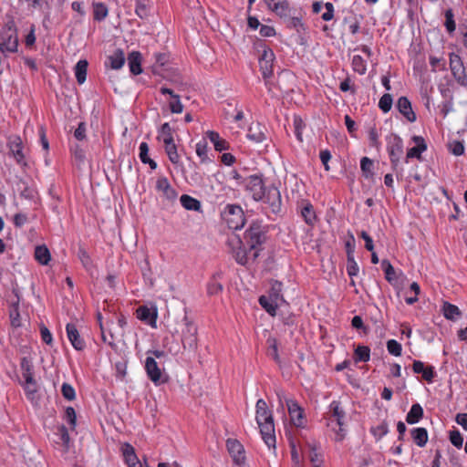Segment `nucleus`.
Here are the masks:
<instances>
[{
	"mask_svg": "<svg viewBox=\"0 0 467 467\" xmlns=\"http://www.w3.org/2000/svg\"><path fill=\"white\" fill-rule=\"evenodd\" d=\"M443 316L446 319L455 320L461 317L462 312L459 307L449 302H444L442 306Z\"/></svg>",
	"mask_w": 467,
	"mask_h": 467,
	"instance_id": "c85d7f7f",
	"label": "nucleus"
},
{
	"mask_svg": "<svg viewBox=\"0 0 467 467\" xmlns=\"http://www.w3.org/2000/svg\"><path fill=\"white\" fill-rule=\"evenodd\" d=\"M136 2V14L140 18H145L149 16L150 0H135Z\"/></svg>",
	"mask_w": 467,
	"mask_h": 467,
	"instance_id": "c03bdc74",
	"label": "nucleus"
},
{
	"mask_svg": "<svg viewBox=\"0 0 467 467\" xmlns=\"http://www.w3.org/2000/svg\"><path fill=\"white\" fill-rule=\"evenodd\" d=\"M64 420L70 425L72 430L76 427L77 415L74 408L67 407L65 410Z\"/></svg>",
	"mask_w": 467,
	"mask_h": 467,
	"instance_id": "864d4df0",
	"label": "nucleus"
},
{
	"mask_svg": "<svg viewBox=\"0 0 467 467\" xmlns=\"http://www.w3.org/2000/svg\"><path fill=\"white\" fill-rule=\"evenodd\" d=\"M245 190L249 192L254 201H260L264 198V192L266 190L262 176L250 175L241 182Z\"/></svg>",
	"mask_w": 467,
	"mask_h": 467,
	"instance_id": "423d86ee",
	"label": "nucleus"
},
{
	"mask_svg": "<svg viewBox=\"0 0 467 467\" xmlns=\"http://www.w3.org/2000/svg\"><path fill=\"white\" fill-rule=\"evenodd\" d=\"M137 317L148 323L152 327H156L157 311L156 309L151 310L146 306H140L137 309Z\"/></svg>",
	"mask_w": 467,
	"mask_h": 467,
	"instance_id": "4be33fe9",
	"label": "nucleus"
},
{
	"mask_svg": "<svg viewBox=\"0 0 467 467\" xmlns=\"http://www.w3.org/2000/svg\"><path fill=\"white\" fill-rule=\"evenodd\" d=\"M67 337L77 350H82L85 348V342L80 337L79 333L74 324H67L66 327Z\"/></svg>",
	"mask_w": 467,
	"mask_h": 467,
	"instance_id": "aec40b11",
	"label": "nucleus"
},
{
	"mask_svg": "<svg viewBox=\"0 0 467 467\" xmlns=\"http://www.w3.org/2000/svg\"><path fill=\"white\" fill-rule=\"evenodd\" d=\"M109 66L113 69H119L125 63L124 52L120 49H117L112 55L108 57Z\"/></svg>",
	"mask_w": 467,
	"mask_h": 467,
	"instance_id": "2f4dec72",
	"label": "nucleus"
},
{
	"mask_svg": "<svg viewBox=\"0 0 467 467\" xmlns=\"http://www.w3.org/2000/svg\"><path fill=\"white\" fill-rule=\"evenodd\" d=\"M165 152L171 162L177 164L180 161V156L177 151V147L174 141L164 143Z\"/></svg>",
	"mask_w": 467,
	"mask_h": 467,
	"instance_id": "79ce46f5",
	"label": "nucleus"
},
{
	"mask_svg": "<svg viewBox=\"0 0 467 467\" xmlns=\"http://www.w3.org/2000/svg\"><path fill=\"white\" fill-rule=\"evenodd\" d=\"M413 372L416 374H422L423 379L428 382H432L436 373L434 368L431 366L425 367L424 363L420 360H415L412 365Z\"/></svg>",
	"mask_w": 467,
	"mask_h": 467,
	"instance_id": "412c9836",
	"label": "nucleus"
},
{
	"mask_svg": "<svg viewBox=\"0 0 467 467\" xmlns=\"http://www.w3.org/2000/svg\"><path fill=\"white\" fill-rule=\"evenodd\" d=\"M301 215L304 218L305 222L309 225H313L317 221V215L314 211V207L309 202H306L305 205L302 207Z\"/></svg>",
	"mask_w": 467,
	"mask_h": 467,
	"instance_id": "72a5a7b5",
	"label": "nucleus"
},
{
	"mask_svg": "<svg viewBox=\"0 0 467 467\" xmlns=\"http://www.w3.org/2000/svg\"><path fill=\"white\" fill-rule=\"evenodd\" d=\"M256 422L260 428L262 439L268 448L275 447V435L274 419L271 410H268L265 400L260 399L256 405Z\"/></svg>",
	"mask_w": 467,
	"mask_h": 467,
	"instance_id": "f257e3e1",
	"label": "nucleus"
},
{
	"mask_svg": "<svg viewBox=\"0 0 467 467\" xmlns=\"http://www.w3.org/2000/svg\"><path fill=\"white\" fill-rule=\"evenodd\" d=\"M387 150L393 171H397L400 158L403 154V140L397 134H391L388 138Z\"/></svg>",
	"mask_w": 467,
	"mask_h": 467,
	"instance_id": "0eeeda50",
	"label": "nucleus"
},
{
	"mask_svg": "<svg viewBox=\"0 0 467 467\" xmlns=\"http://www.w3.org/2000/svg\"><path fill=\"white\" fill-rule=\"evenodd\" d=\"M450 441L457 448H461L462 446L463 439L458 431H452L450 432Z\"/></svg>",
	"mask_w": 467,
	"mask_h": 467,
	"instance_id": "0e129e2a",
	"label": "nucleus"
},
{
	"mask_svg": "<svg viewBox=\"0 0 467 467\" xmlns=\"http://www.w3.org/2000/svg\"><path fill=\"white\" fill-rule=\"evenodd\" d=\"M268 355L276 362L280 363V357L278 354L277 340L275 337H268Z\"/></svg>",
	"mask_w": 467,
	"mask_h": 467,
	"instance_id": "49530a36",
	"label": "nucleus"
},
{
	"mask_svg": "<svg viewBox=\"0 0 467 467\" xmlns=\"http://www.w3.org/2000/svg\"><path fill=\"white\" fill-rule=\"evenodd\" d=\"M308 447V459L311 462L312 465H322L323 460L321 455L317 451V445L316 442H306Z\"/></svg>",
	"mask_w": 467,
	"mask_h": 467,
	"instance_id": "f704fd0d",
	"label": "nucleus"
},
{
	"mask_svg": "<svg viewBox=\"0 0 467 467\" xmlns=\"http://www.w3.org/2000/svg\"><path fill=\"white\" fill-rule=\"evenodd\" d=\"M285 404L290 415L291 422L296 427L303 428L305 426L303 409L294 400H285Z\"/></svg>",
	"mask_w": 467,
	"mask_h": 467,
	"instance_id": "4468645a",
	"label": "nucleus"
},
{
	"mask_svg": "<svg viewBox=\"0 0 467 467\" xmlns=\"http://www.w3.org/2000/svg\"><path fill=\"white\" fill-rule=\"evenodd\" d=\"M16 31L10 26H5L0 29V51L15 52L17 48Z\"/></svg>",
	"mask_w": 467,
	"mask_h": 467,
	"instance_id": "6e6552de",
	"label": "nucleus"
},
{
	"mask_svg": "<svg viewBox=\"0 0 467 467\" xmlns=\"http://www.w3.org/2000/svg\"><path fill=\"white\" fill-rule=\"evenodd\" d=\"M266 129L260 123H252L248 129L247 138L254 142H262L265 140Z\"/></svg>",
	"mask_w": 467,
	"mask_h": 467,
	"instance_id": "5701e85b",
	"label": "nucleus"
},
{
	"mask_svg": "<svg viewBox=\"0 0 467 467\" xmlns=\"http://www.w3.org/2000/svg\"><path fill=\"white\" fill-rule=\"evenodd\" d=\"M445 23L444 26L449 34H451L455 31L456 24L454 21V15L451 9H448L445 11Z\"/></svg>",
	"mask_w": 467,
	"mask_h": 467,
	"instance_id": "8fccbe9b",
	"label": "nucleus"
},
{
	"mask_svg": "<svg viewBox=\"0 0 467 467\" xmlns=\"http://www.w3.org/2000/svg\"><path fill=\"white\" fill-rule=\"evenodd\" d=\"M244 239L250 247V252L254 251L253 258L256 259L259 255L257 247L265 240V233L259 223H253L244 234Z\"/></svg>",
	"mask_w": 467,
	"mask_h": 467,
	"instance_id": "20e7f679",
	"label": "nucleus"
},
{
	"mask_svg": "<svg viewBox=\"0 0 467 467\" xmlns=\"http://www.w3.org/2000/svg\"><path fill=\"white\" fill-rule=\"evenodd\" d=\"M159 139H161L163 143L174 141L173 130L168 122H165L161 125Z\"/></svg>",
	"mask_w": 467,
	"mask_h": 467,
	"instance_id": "a19ab883",
	"label": "nucleus"
},
{
	"mask_svg": "<svg viewBox=\"0 0 467 467\" xmlns=\"http://www.w3.org/2000/svg\"><path fill=\"white\" fill-rule=\"evenodd\" d=\"M88 65L87 60H79L75 67V76L78 84L86 81Z\"/></svg>",
	"mask_w": 467,
	"mask_h": 467,
	"instance_id": "4c0bfd02",
	"label": "nucleus"
},
{
	"mask_svg": "<svg viewBox=\"0 0 467 467\" xmlns=\"http://www.w3.org/2000/svg\"><path fill=\"white\" fill-rule=\"evenodd\" d=\"M258 48H262V54L259 57L260 70L264 78H268L273 74V62L275 60V54L273 50L266 47L263 42L257 45Z\"/></svg>",
	"mask_w": 467,
	"mask_h": 467,
	"instance_id": "1a4fd4ad",
	"label": "nucleus"
},
{
	"mask_svg": "<svg viewBox=\"0 0 467 467\" xmlns=\"http://www.w3.org/2000/svg\"><path fill=\"white\" fill-rule=\"evenodd\" d=\"M145 370L149 377V379L155 384L160 385L166 381V379L163 377L161 368H159L157 362L154 358L147 357L145 361Z\"/></svg>",
	"mask_w": 467,
	"mask_h": 467,
	"instance_id": "ddd939ff",
	"label": "nucleus"
},
{
	"mask_svg": "<svg viewBox=\"0 0 467 467\" xmlns=\"http://www.w3.org/2000/svg\"><path fill=\"white\" fill-rule=\"evenodd\" d=\"M286 19V26L289 28H295L298 30L300 27L303 26V23L299 17H284Z\"/></svg>",
	"mask_w": 467,
	"mask_h": 467,
	"instance_id": "338daca9",
	"label": "nucleus"
},
{
	"mask_svg": "<svg viewBox=\"0 0 467 467\" xmlns=\"http://www.w3.org/2000/svg\"><path fill=\"white\" fill-rule=\"evenodd\" d=\"M61 393L67 400H73L76 398V391L69 383H63L61 387Z\"/></svg>",
	"mask_w": 467,
	"mask_h": 467,
	"instance_id": "5fc2aeb1",
	"label": "nucleus"
},
{
	"mask_svg": "<svg viewBox=\"0 0 467 467\" xmlns=\"http://www.w3.org/2000/svg\"><path fill=\"white\" fill-rule=\"evenodd\" d=\"M8 147L10 154L14 157L18 164L26 165L25 155L23 153V143L20 137L12 136L8 139Z\"/></svg>",
	"mask_w": 467,
	"mask_h": 467,
	"instance_id": "2eb2a0df",
	"label": "nucleus"
},
{
	"mask_svg": "<svg viewBox=\"0 0 467 467\" xmlns=\"http://www.w3.org/2000/svg\"><path fill=\"white\" fill-rule=\"evenodd\" d=\"M412 140L416 143V146L408 150L406 154V162L409 159L416 158L421 160V153L427 150V144L421 136H413Z\"/></svg>",
	"mask_w": 467,
	"mask_h": 467,
	"instance_id": "a211bd4d",
	"label": "nucleus"
},
{
	"mask_svg": "<svg viewBox=\"0 0 467 467\" xmlns=\"http://www.w3.org/2000/svg\"><path fill=\"white\" fill-rule=\"evenodd\" d=\"M78 257H79L83 266L88 271L91 270L92 261H91L88 254L84 249H79Z\"/></svg>",
	"mask_w": 467,
	"mask_h": 467,
	"instance_id": "13d9d810",
	"label": "nucleus"
},
{
	"mask_svg": "<svg viewBox=\"0 0 467 467\" xmlns=\"http://www.w3.org/2000/svg\"><path fill=\"white\" fill-rule=\"evenodd\" d=\"M450 68L457 83L463 87L467 86V74L459 55L450 54Z\"/></svg>",
	"mask_w": 467,
	"mask_h": 467,
	"instance_id": "9b49d317",
	"label": "nucleus"
},
{
	"mask_svg": "<svg viewBox=\"0 0 467 467\" xmlns=\"http://www.w3.org/2000/svg\"><path fill=\"white\" fill-rule=\"evenodd\" d=\"M267 205V209L272 213H279L282 207V200L279 190L275 186L267 187L264 192V198L261 200Z\"/></svg>",
	"mask_w": 467,
	"mask_h": 467,
	"instance_id": "9d476101",
	"label": "nucleus"
},
{
	"mask_svg": "<svg viewBox=\"0 0 467 467\" xmlns=\"http://www.w3.org/2000/svg\"><path fill=\"white\" fill-rule=\"evenodd\" d=\"M379 107L383 112H385V113L389 112L392 107L391 95L389 93L384 94L379 99Z\"/></svg>",
	"mask_w": 467,
	"mask_h": 467,
	"instance_id": "603ef678",
	"label": "nucleus"
},
{
	"mask_svg": "<svg viewBox=\"0 0 467 467\" xmlns=\"http://www.w3.org/2000/svg\"><path fill=\"white\" fill-rule=\"evenodd\" d=\"M181 341L183 349L189 352H194L197 349V327L187 316H184L182 320Z\"/></svg>",
	"mask_w": 467,
	"mask_h": 467,
	"instance_id": "7ed1b4c3",
	"label": "nucleus"
},
{
	"mask_svg": "<svg viewBox=\"0 0 467 467\" xmlns=\"http://www.w3.org/2000/svg\"><path fill=\"white\" fill-rule=\"evenodd\" d=\"M363 20L362 15H358L353 9L348 11L347 16L343 18V23L348 26V31L352 35L358 33L360 28V23Z\"/></svg>",
	"mask_w": 467,
	"mask_h": 467,
	"instance_id": "f3484780",
	"label": "nucleus"
},
{
	"mask_svg": "<svg viewBox=\"0 0 467 467\" xmlns=\"http://www.w3.org/2000/svg\"><path fill=\"white\" fill-rule=\"evenodd\" d=\"M40 333H41L42 340L46 344L50 345L53 340L52 335H51L49 329L43 324L40 326Z\"/></svg>",
	"mask_w": 467,
	"mask_h": 467,
	"instance_id": "69168bd1",
	"label": "nucleus"
},
{
	"mask_svg": "<svg viewBox=\"0 0 467 467\" xmlns=\"http://www.w3.org/2000/svg\"><path fill=\"white\" fill-rule=\"evenodd\" d=\"M450 150L455 156H461L464 153V146L462 142L454 140L450 143Z\"/></svg>",
	"mask_w": 467,
	"mask_h": 467,
	"instance_id": "052dcab7",
	"label": "nucleus"
},
{
	"mask_svg": "<svg viewBox=\"0 0 467 467\" xmlns=\"http://www.w3.org/2000/svg\"><path fill=\"white\" fill-rule=\"evenodd\" d=\"M122 453H123L125 462L129 467H132V463H137L139 462V460L135 454L134 448L131 445H130L128 443L124 444L122 447Z\"/></svg>",
	"mask_w": 467,
	"mask_h": 467,
	"instance_id": "58836bf2",
	"label": "nucleus"
},
{
	"mask_svg": "<svg viewBox=\"0 0 467 467\" xmlns=\"http://www.w3.org/2000/svg\"><path fill=\"white\" fill-rule=\"evenodd\" d=\"M128 65L133 75L141 73V55L138 51L131 52L128 57Z\"/></svg>",
	"mask_w": 467,
	"mask_h": 467,
	"instance_id": "bb28decb",
	"label": "nucleus"
},
{
	"mask_svg": "<svg viewBox=\"0 0 467 467\" xmlns=\"http://www.w3.org/2000/svg\"><path fill=\"white\" fill-rule=\"evenodd\" d=\"M348 264H347V272L349 276H355L358 273V266L357 262L355 261L354 256L347 257Z\"/></svg>",
	"mask_w": 467,
	"mask_h": 467,
	"instance_id": "bf43d9fd",
	"label": "nucleus"
},
{
	"mask_svg": "<svg viewBox=\"0 0 467 467\" xmlns=\"http://www.w3.org/2000/svg\"><path fill=\"white\" fill-rule=\"evenodd\" d=\"M170 109L172 113H182L183 110V106L180 100V96L177 95L172 99V100L169 104Z\"/></svg>",
	"mask_w": 467,
	"mask_h": 467,
	"instance_id": "680f3d73",
	"label": "nucleus"
},
{
	"mask_svg": "<svg viewBox=\"0 0 467 467\" xmlns=\"http://www.w3.org/2000/svg\"><path fill=\"white\" fill-rule=\"evenodd\" d=\"M223 218L229 228L238 230L244 227L245 219L244 213L241 206L235 204H228L223 212Z\"/></svg>",
	"mask_w": 467,
	"mask_h": 467,
	"instance_id": "39448f33",
	"label": "nucleus"
},
{
	"mask_svg": "<svg viewBox=\"0 0 467 467\" xmlns=\"http://www.w3.org/2000/svg\"><path fill=\"white\" fill-rule=\"evenodd\" d=\"M281 291H282V283H280L278 281H275L272 284L268 296L276 302H278L279 300L284 301L283 296L281 295Z\"/></svg>",
	"mask_w": 467,
	"mask_h": 467,
	"instance_id": "09e8293b",
	"label": "nucleus"
},
{
	"mask_svg": "<svg viewBox=\"0 0 467 467\" xmlns=\"http://www.w3.org/2000/svg\"><path fill=\"white\" fill-rule=\"evenodd\" d=\"M268 8L280 17H286L288 13V3L286 0H265Z\"/></svg>",
	"mask_w": 467,
	"mask_h": 467,
	"instance_id": "b1692460",
	"label": "nucleus"
},
{
	"mask_svg": "<svg viewBox=\"0 0 467 467\" xmlns=\"http://www.w3.org/2000/svg\"><path fill=\"white\" fill-rule=\"evenodd\" d=\"M140 159L141 162L149 164L150 169L155 170L157 163L149 157V145L146 142L140 144Z\"/></svg>",
	"mask_w": 467,
	"mask_h": 467,
	"instance_id": "e433bc0d",
	"label": "nucleus"
},
{
	"mask_svg": "<svg viewBox=\"0 0 467 467\" xmlns=\"http://www.w3.org/2000/svg\"><path fill=\"white\" fill-rule=\"evenodd\" d=\"M352 68L359 75H364L367 70L366 61L359 55L354 56L352 58Z\"/></svg>",
	"mask_w": 467,
	"mask_h": 467,
	"instance_id": "a18cd8bd",
	"label": "nucleus"
},
{
	"mask_svg": "<svg viewBox=\"0 0 467 467\" xmlns=\"http://www.w3.org/2000/svg\"><path fill=\"white\" fill-rule=\"evenodd\" d=\"M180 201H181L182 205L186 210L199 211L201 209V202L190 195L182 194L181 196Z\"/></svg>",
	"mask_w": 467,
	"mask_h": 467,
	"instance_id": "c9c22d12",
	"label": "nucleus"
},
{
	"mask_svg": "<svg viewBox=\"0 0 467 467\" xmlns=\"http://www.w3.org/2000/svg\"><path fill=\"white\" fill-rule=\"evenodd\" d=\"M423 417V410L419 403L413 404L406 416L409 424L417 423Z\"/></svg>",
	"mask_w": 467,
	"mask_h": 467,
	"instance_id": "c756f323",
	"label": "nucleus"
},
{
	"mask_svg": "<svg viewBox=\"0 0 467 467\" xmlns=\"http://www.w3.org/2000/svg\"><path fill=\"white\" fill-rule=\"evenodd\" d=\"M327 426L336 433V441H341L347 433L346 426V412L341 408L338 401H332L329 406V412L327 413Z\"/></svg>",
	"mask_w": 467,
	"mask_h": 467,
	"instance_id": "f03ea898",
	"label": "nucleus"
},
{
	"mask_svg": "<svg viewBox=\"0 0 467 467\" xmlns=\"http://www.w3.org/2000/svg\"><path fill=\"white\" fill-rule=\"evenodd\" d=\"M108 16V7L103 3L93 4V16L97 21H102Z\"/></svg>",
	"mask_w": 467,
	"mask_h": 467,
	"instance_id": "37998d69",
	"label": "nucleus"
},
{
	"mask_svg": "<svg viewBox=\"0 0 467 467\" xmlns=\"http://www.w3.org/2000/svg\"><path fill=\"white\" fill-rule=\"evenodd\" d=\"M34 258L39 265H48L51 261V254L45 244L36 245L34 251Z\"/></svg>",
	"mask_w": 467,
	"mask_h": 467,
	"instance_id": "a878e982",
	"label": "nucleus"
},
{
	"mask_svg": "<svg viewBox=\"0 0 467 467\" xmlns=\"http://www.w3.org/2000/svg\"><path fill=\"white\" fill-rule=\"evenodd\" d=\"M259 304L271 316H275L278 302L273 300L267 296H261L259 297Z\"/></svg>",
	"mask_w": 467,
	"mask_h": 467,
	"instance_id": "7c9ffc66",
	"label": "nucleus"
},
{
	"mask_svg": "<svg viewBox=\"0 0 467 467\" xmlns=\"http://www.w3.org/2000/svg\"><path fill=\"white\" fill-rule=\"evenodd\" d=\"M387 349L389 354L400 357L401 355L402 347L397 340L389 339L387 341Z\"/></svg>",
	"mask_w": 467,
	"mask_h": 467,
	"instance_id": "3c124183",
	"label": "nucleus"
},
{
	"mask_svg": "<svg viewBox=\"0 0 467 467\" xmlns=\"http://www.w3.org/2000/svg\"><path fill=\"white\" fill-rule=\"evenodd\" d=\"M31 7L38 9L44 15L47 14L49 10L47 0H31Z\"/></svg>",
	"mask_w": 467,
	"mask_h": 467,
	"instance_id": "4d7b16f0",
	"label": "nucleus"
},
{
	"mask_svg": "<svg viewBox=\"0 0 467 467\" xmlns=\"http://www.w3.org/2000/svg\"><path fill=\"white\" fill-rule=\"evenodd\" d=\"M370 349L366 346H358L354 352V359L356 362H367L369 360Z\"/></svg>",
	"mask_w": 467,
	"mask_h": 467,
	"instance_id": "ea45409f",
	"label": "nucleus"
},
{
	"mask_svg": "<svg viewBox=\"0 0 467 467\" xmlns=\"http://www.w3.org/2000/svg\"><path fill=\"white\" fill-rule=\"evenodd\" d=\"M156 189L161 193V196L168 201H174L178 194L177 192L171 187L166 177H160L156 182Z\"/></svg>",
	"mask_w": 467,
	"mask_h": 467,
	"instance_id": "dca6fc26",
	"label": "nucleus"
},
{
	"mask_svg": "<svg viewBox=\"0 0 467 467\" xmlns=\"http://www.w3.org/2000/svg\"><path fill=\"white\" fill-rule=\"evenodd\" d=\"M226 448L235 464L242 466L245 463L244 448L238 440L228 439L226 441Z\"/></svg>",
	"mask_w": 467,
	"mask_h": 467,
	"instance_id": "f8f14e48",
	"label": "nucleus"
},
{
	"mask_svg": "<svg viewBox=\"0 0 467 467\" xmlns=\"http://www.w3.org/2000/svg\"><path fill=\"white\" fill-rule=\"evenodd\" d=\"M235 261L242 265H245L248 261L247 253L244 249L239 248L234 252Z\"/></svg>",
	"mask_w": 467,
	"mask_h": 467,
	"instance_id": "e2e57ef3",
	"label": "nucleus"
},
{
	"mask_svg": "<svg viewBox=\"0 0 467 467\" xmlns=\"http://www.w3.org/2000/svg\"><path fill=\"white\" fill-rule=\"evenodd\" d=\"M22 378L19 383L22 386L25 395L29 398V361L26 357L21 359Z\"/></svg>",
	"mask_w": 467,
	"mask_h": 467,
	"instance_id": "393cba45",
	"label": "nucleus"
},
{
	"mask_svg": "<svg viewBox=\"0 0 467 467\" xmlns=\"http://www.w3.org/2000/svg\"><path fill=\"white\" fill-rule=\"evenodd\" d=\"M206 136L213 144L215 150L221 152L229 148V143L224 139L221 138L218 132L209 130L206 132Z\"/></svg>",
	"mask_w": 467,
	"mask_h": 467,
	"instance_id": "cd10ccee",
	"label": "nucleus"
},
{
	"mask_svg": "<svg viewBox=\"0 0 467 467\" xmlns=\"http://www.w3.org/2000/svg\"><path fill=\"white\" fill-rule=\"evenodd\" d=\"M411 436L415 443L423 447L428 441V432L425 428H415L411 431Z\"/></svg>",
	"mask_w": 467,
	"mask_h": 467,
	"instance_id": "473e14b6",
	"label": "nucleus"
},
{
	"mask_svg": "<svg viewBox=\"0 0 467 467\" xmlns=\"http://www.w3.org/2000/svg\"><path fill=\"white\" fill-rule=\"evenodd\" d=\"M10 322L11 326L13 327V334H15L16 330L19 327H21V317L18 312L17 306H13L9 313Z\"/></svg>",
	"mask_w": 467,
	"mask_h": 467,
	"instance_id": "de8ad7c7",
	"label": "nucleus"
},
{
	"mask_svg": "<svg viewBox=\"0 0 467 467\" xmlns=\"http://www.w3.org/2000/svg\"><path fill=\"white\" fill-rule=\"evenodd\" d=\"M196 154L200 157L202 162L208 161L207 142L204 140L196 144Z\"/></svg>",
	"mask_w": 467,
	"mask_h": 467,
	"instance_id": "6e6d98bb",
	"label": "nucleus"
},
{
	"mask_svg": "<svg viewBox=\"0 0 467 467\" xmlns=\"http://www.w3.org/2000/svg\"><path fill=\"white\" fill-rule=\"evenodd\" d=\"M222 290H223V285L220 283L215 282L214 280L211 281L208 284L207 291H208L209 295H217Z\"/></svg>",
	"mask_w": 467,
	"mask_h": 467,
	"instance_id": "774afa93",
	"label": "nucleus"
},
{
	"mask_svg": "<svg viewBox=\"0 0 467 467\" xmlns=\"http://www.w3.org/2000/svg\"><path fill=\"white\" fill-rule=\"evenodd\" d=\"M397 109L410 122L417 119L415 112L412 110L411 103L406 97H400L397 101Z\"/></svg>",
	"mask_w": 467,
	"mask_h": 467,
	"instance_id": "6ab92c4d",
	"label": "nucleus"
}]
</instances>
